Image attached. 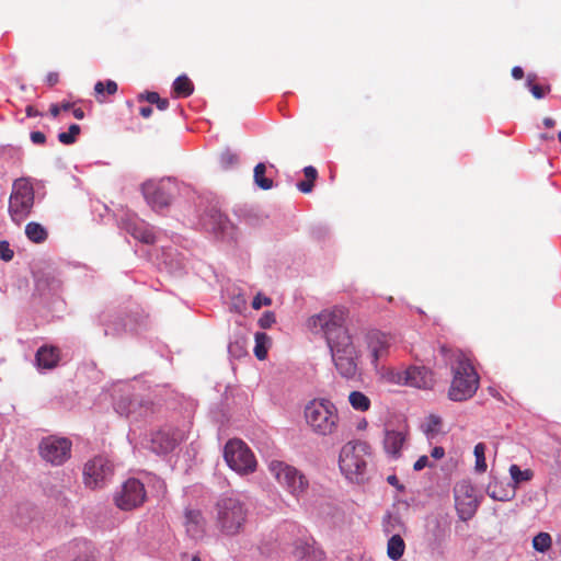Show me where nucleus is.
Masks as SVG:
<instances>
[{
	"instance_id": "f8f14e48",
	"label": "nucleus",
	"mask_w": 561,
	"mask_h": 561,
	"mask_svg": "<svg viewBox=\"0 0 561 561\" xmlns=\"http://www.w3.org/2000/svg\"><path fill=\"white\" fill-rule=\"evenodd\" d=\"M145 500L146 490L144 484L137 479H128L116 494L115 504L121 510L130 511L142 505Z\"/></svg>"
},
{
	"instance_id": "79ce46f5",
	"label": "nucleus",
	"mask_w": 561,
	"mask_h": 561,
	"mask_svg": "<svg viewBox=\"0 0 561 561\" xmlns=\"http://www.w3.org/2000/svg\"><path fill=\"white\" fill-rule=\"evenodd\" d=\"M271 304H272L271 298L264 297L261 294H257L252 300V308L255 310H259L263 306H270Z\"/></svg>"
},
{
	"instance_id": "f3484780",
	"label": "nucleus",
	"mask_w": 561,
	"mask_h": 561,
	"mask_svg": "<svg viewBox=\"0 0 561 561\" xmlns=\"http://www.w3.org/2000/svg\"><path fill=\"white\" fill-rule=\"evenodd\" d=\"M403 376L405 385L419 389H431L435 383L433 373L425 367L412 366L403 373Z\"/></svg>"
},
{
	"instance_id": "0eeeda50",
	"label": "nucleus",
	"mask_w": 561,
	"mask_h": 561,
	"mask_svg": "<svg viewBox=\"0 0 561 561\" xmlns=\"http://www.w3.org/2000/svg\"><path fill=\"white\" fill-rule=\"evenodd\" d=\"M35 199L33 184L26 178L16 179L9 197V216L20 226L31 215Z\"/></svg>"
},
{
	"instance_id": "bb28decb",
	"label": "nucleus",
	"mask_w": 561,
	"mask_h": 561,
	"mask_svg": "<svg viewBox=\"0 0 561 561\" xmlns=\"http://www.w3.org/2000/svg\"><path fill=\"white\" fill-rule=\"evenodd\" d=\"M305 180L297 183V188L305 193H311L314 186V182L318 178V171L314 167L308 165L304 168Z\"/></svg>"
},
{
	"instance_id": "bf43d9fd",
	"label": "nucleus",
	"mask_w": 561,
	"mask_h": 561,
	"mask_svg": "<svg viewBox=\"0 0 561 561\" xmlns=\"http://www.w3.org/2000/svg\"><path fill=\"white\" fill-rule=\"evenodd\" d=\"M192 561H201V558L197 554H195L192 557Z\"/></svg>"
},
{
	"instance_id": "cd10ccee",
	"label": "nucleus",
	"mask_w": 561,
	"mask_h": 561,
	"mask_svg": "<svg viewBox=\"0 0 561 561\" xmlns=\"http://www.w3.org/2000/svg\"><path fill=\"white\" fill-rule=\"evenodd\" d=\"M254 340V355L257 359L263 360L266 358L267 351L272 344L271 337L264 332H256Z\"/></svg>"
},
{
	"instance_id": "393cba45",
	"label": "nucleus",
	"mask_w": 561,
	"mask_h": 561,
	"mask_svg": "<svg viewBox=\"0 0 561 561\" xmlns=\"http://www.w3.org/2000/svg\"><path fill=\"white\" fill-rule=\"evenodd\" d=\"M25 234L34 243H43L48 238L47 230L36 221H31L25 226Z\"/></svg>"
},
{
	"instance_id": "9b49d317",
	"label": "nucleus",
	"mask_w": 561,
	"mask_h": 561,
	"mask_svg": "<svg viewBox=\"0 0 561 561\" xmlns=\"http://www.w3.org/2000/svg\"><path fill=\"white\" fill-rule=\"evenodd\" d=\"M142 195L152 209H161L171 204L176 184L171 179L149 180L141 186Z\"/></svg>"
},
{
	"instance_id": "9d476101",
	"label": "nucleus",
	"mask_w": 561,
	"mask_h": 561,
	"mask_svg": "<svg viewBox=\"0 0 561 561\" xmlns=\"http://www.w3.org/2000/svg\"><path fill=\"white\" fill-rule=\"evenodd\" d=\"M72 443L69 438L48 435L43 437L38 444V455L51 466L64 465L71 456Z\"/></svg>"
},
{
	"instance_id": "6e6552de",
	"label": "nucleus",
	"mask_w": 561,
	"mask_h": 561,
	"mask_svg": "<svg viewBox=\"0 0 561 561\" xmlns=\"http://www.w3.org/2000/svg\"><path fill=\"white\" fill-rule=\"evenodd\" d=\"M268 470L276 481L293 496L299 499L307 492L309 481L297 468L284 461L273 460L268 465Z\"/></svg>"
},
{
	"instance_id": "a18cd8bd",
	"label": "nucleus",
	"mask_w": 561,
	"mask_h": 561,
	"mask_svg": "<svg viewBox=\"0 0 561 561\" xmlns=\"http://www.w3.org/2000/svg\"><path fill=\"white\" fill-rule=\"evenodd\" d=\"M30 137H31L32 142L35 144V145H43L46 141L45 134L42 133V131H38V130L37 131H32Z\"/></svg>"
},
{
	"instance_id": "412c9836",
	"label": "nucleus",
	"mask_w": 561,
	"mask_h": 561,
	"mask_svg": "<svg viewBox=\"0 0 561 561\" xmlns=\"http://www.w3.org/2000/svg\"><path fill=\"white\" fill-rule=\"evenodd\" d=\"M293 554L301 561H322L325 557L323 550L316 543L308 541H298L295 543Z\"/></svg>"
},
{
	"instance_id": "2eb2a0df",
	"label": "nucleus",
	"mask_w": 561,
	"mask_h": 561,
	"mask_svg": "<svg viewBox=\"0 0 561 561\" xmlns=\"http://www.w3.org/2000/svg\"><path fill=\"white\" fill-rule=\"evenodd\" d=\"M115 410L121 415L139 420L153 413V404L140 396H123L115 402Z\"/></svg>"
},
{
	"instance_id": "7ed1b4c3",
	"label": "nucleus",
	"mask_w": 561,
	"mask_h": 561,
	"mask_svg": "<svg viewBox=\"0 0 561 561\" xmlns=\"http://www.w3.org/2000/svg\"><path fill=\"white\" fill-rule=\"evenodd\" d=\"M306 424L312 433L329 436L336 433L340 416L337 408L328 399H313L304 409Z\"/></svg>"
},
{
	"instance_id": "b1692460",
	"label": "nucleus",
	"mask_w": 561,
	"mask_h": 561,
	"mask_svg": "<svg viewBox=\"0 0 561 561\" xmlns=\"http://www.w3.org/2000/svg\"><path fill=\"white\" fill-rule=\"evenodd\" d=\"M175 447V439L168 433L158 432L152 436L151 449L157 454H167Z\"/></svg>"
},
{
	"instance_id": "423d86ee",
	"label": "nucleus",
	"mask_w": 561,
	"mask_h": 561,
	"mask_svg": "<svg viewBox=\"0 0 561 561\" xmlns=\"http://www.w3.org/2000/svg\"><path fill=\"white\" fill-rule=\"evenodd\" d=\"M347 310L344 307L335 306L324 309L309 319V324L321 332L327 344L332 343L342 336H351L345 327Z\"/></svg>"
},
{
	"instance_id": "1a4fd4ad",
	"label": "nucleus",
	"mask_w": 561,
	"mask_h": 561,
	"mask_svg": "<svg viewBox=\"0 0 561 561\" xmlns=\"http://www.w3.org/2000/svg\"><path fill=\"white\" fill-rule=\"evenodd\" d=\"M224 457L227 465L240 474H249L256 469V459L241 439H230L224 450Z\"/></svg>"
},
{
	"instance_id": "4c0bfd02",
	"label": "nucleus",
	"mask_w": 561,
	"mask_h": 561,
	"mask_svg": "<svg viewBox=\"0 0 561 561\" xmlns=\"http://www.w3.org/2000/svg\"><path fill=\"white\" fill-rule=\"evenodd\" d=\"M527 85L529 87L531 94L536 99H542L546 95V93L550 90L549 87L543 88L539 84L533 83V79L530 76H528Z\"/></svg>"
},
{
	"instance_id": "f704fd0d",
	"label": "nucleus",
	"mask_w": 561,
	"mask_h": 561,
	"mask_svg": "<svg viewBox=\"0 0 561 561\" xmlns=\"http://www.w3.org/2000/svg\"><path fill=\"white\" fill-rule=\"evenodd\" d=\"M80 130L81 128L79 125L71 124L69 126L68 131H62L58 134V140L64 145H72L77 140Z\"/></svg>"
},
{
	"instance_id": "680f3d73",
	"label": "nucleus",
	"mask_w": 561,
	"mask_h": 561,
	"mask_svg": "<svg viewBox=\"0 0 561 561\" xmlns=\"http://www.w3.org/2000/svg\"><path fill=\"white\" fill-rule=\"evenodd\" d=\"M347 561H353L352 559H348Z\"/></svg>"
},
{
	"instance_id": "473e14b6",
	"label": "nucleus",
	"mask_w": 561,
	"mask_h": 561,
	"mask_svg": "<svg viewBox=\"0 0 561 561\" xmlns=\"http://www.w3.org/2000/svg\"><path fill=\"white\" fill-rule=\"evenodd\" d=\"M117 83L113 80H106L105 82L103 81H98L95 84H94V92L96 94V98H99V95H102L104 92H106L108 95H113L117 92ZM100 102H103V100L101 99H98Z\"/></svg>"
},
{
	"instance_id": "de8ad7c7",
	"label": "nucleus",
	"mask_w": 561,
	"mask_h": 561,
	"mask_svg": "<svg viewBox=\"0 0 561 561\" xmlns=\"http://www.w3.org/2000/svg\"><path fill=\"white\" fill-rule=\"evenodd\" d=\"M46 82L48 83V85L54 87L59 82V75L57 72H49L46 76Z\"/></svg>"
},
{
	"instance_id": "a19ab883",
	"label": "nucleus",
	"mask_w": 561,
	"mask_h": 561,
	"mask_svg": "<svg viewBox=\"0 0 561 561\" xmlns=\"http://www.w3.org/2000/svg\"><path fill=\"white\" fill-rule=\"evenodd\" d=\"M13 251L10 249L9 243L7 241L0 242V259L3 261H11L13 259Z\"/></svg>"
},
{
	"instance_id": "864d4df0",
	"label": "nucleus",
	"mask_w": 561,
	"mask_h": 561,
	"mask_svg": "<svg viewBox=\"0 0 561 561\" xmlns=\"http://www.w3.org/2000/svg\"><path fill=\"white\" fill-rule=\"evenodd\" d=\"M60 111H61L60 105H58V104L50 105L49 112L54 117H57L60 114Z\"/></svg>"
},
{
	"instance_id": "dca6fc26",
	"label": "nucleus",
	"mask_w": 561,
	"mask_h": 561,
	"mask_svg": "<svg viewBox=\"0 0 561 561\" xmlns=\"http://www.w3.org/2000/svg\"><path fill=\"white\" fill-rule=\"evenodd\" d=\"M456 508L462 519H468L476 513L479 501L476 489L467 481L457 483L454 488Z\"/></svg>"
},
{
	"instance_id": "4d7b16f0",
	"label": "nucleus",
	"mask_w": 561,
	"mask_h": 561,
	"mask_svg": "<svg viewBox=\"0 0 561 561\" xmlns=\"http://www.w3.org/2000/svg\"><path fill=\"white\" fill-rule=\"evenodd\" d=\"M556 122L553 118L551 117H546L543 119V125L547 127V128H552L554 126Z\"/></svg>"
},
{
	"instance_id": "a211bd4d",
	"label": "nucleus",
	"mask_w": 561,
	"mask_h": 561,
	"mask_svg": "<svg viewBox=\"0 0 561 561\" xmlns=\"http://www.w3.org/2000/svg\"><path fill=\"white\" fill-rule=\"evenodd\" d=\"M205 226L220 238H233L234 227L220 211L213 210Z\"/></svg>"
},
{
	"instance_id": "c9c22d12",
	"label": "nucleus",
	"mask_w": 561,
	"mask_h": 561,
	"mask_svg": "<svg viewBox=\"0 0 561 561\" xmlns=\"http://www.w3.org/2000/svg\"><path fill=\"white\" fill-rule=\"evenodd\" d=\"M533 547L539 552H546L551 547V537L548 533H539L533 539Z\"/></svg>"
},
{
	"instance_id": "6ab92c4d",
	"label": "nucleus",
	"mask_w": 561,
	"mask_h": 561,
	"mask_svg": "<svg viewBox=\"0 0 561 561\" xmlns=\"http://www.w3.org/2000/svg\"><path fill=\"white\" fill-rule=\"evenodd\" d=\"M407 437L408 433L405 431L386 430L383 438L385 451L392 458H399Z\"/></svg>"
},
{
	"instance_id": "603ef678",
	"label": "nucleus",
	"mask_w": 561,
	"mask_h": 561,
	"mask_svg": "<svg viewBox=\"0 0 561 561\" xmlns=\"http://www.w3.org/2000/svg\"><path fill=\"white\" fill-rule=\"evenodd\" d=\"M25 112H26V115L28 117H35V116H38L39 115V112L32 105H28L26 108H25Z\"/></svg>"
},
{
	"instance_id": "c756f323",
	"label": "nucleus",
	"mask_w": 561,
	"mask_h": 561,
	"mask_svg": "<svg viewBox=\"0 0 561 561\" xmlns=\"http://www.w3.org/2000/svg\"><path fill=\"white\" fill-rule=\"evenodd\" d=\"M266 167L264 163L260 162L254 167L253 178L255 184L266 191L273 187V181L265 176Z\"/></svg>"
},
{
	"instance_id": "ddd939ff",
	"label": "nucleus",
	"mask_w": 561,
	"mask_h": 561,
	"mask_svg": "<svg viewBox=\"0 0 561 561\" xmlns=\"http://www.w3.org/2000/svg\"><path fill=\"white\" fill-rule=\"evenodd\" d=\"M113 474L112 462L102 456L88 461L83 469V478L87 486L91 489L101 488Z\"/></svg>"
},
{
	"instance_id": "2f4dec72",
	"label": "nucleus",
	"mask_w": 561,
	"mask_h": 561,
	"mask_svg": "<svg viewBox=\"0 0 561 561\" xmlns=\"http://www.w3.org/2000/svg\"><path fill=\"white\" fill-rule=\"evenodd\" d=\"M146 100L150 104H154L158 110L165 111L169 107V100L162 99L157 92H146L139 95V101Z\"/></svg>"
},
{
	"instance_id": "58836bf2",
	"label": "nucleus",
	"mask_w": 561,
	"mask_h": 561,
	"mask_svg": "<svg viewBox=\"0 0 561 561\" xmlns=\"http://www.w3.org/2000/svg\"><path fill=\"white\" fill-rule=\"evenodd\" d=\"M276 322L275 313L272 311H265L259 319V325L262 329H268Z\"/></svg>"
},
{
	"instance_id": "20e7f679",
	"label": "nucleus",
	"mask_w": 561,
	"mask_h": 561,
	"mask_svg": "<svg viewBox=\"0 0 561 561\" xmlns=\"http://www.w3.org/2000/svg\"><path fill=\"white\" fill-rule=\"evenodd\" d=\"M328 347L337 374L347 380L355 379L359 375L360 352L352 336H342L329 343Z\"/></svg>"
},
{
	"instance_id": "052dcab7",
	"label": "nucleus",
	"mask_w": 561,
	"mask_h": 561,
	"mask_svg": "<svg viewBox=\"0 0 561 561\" xmlns=\"http://www.w3.org/2000/svg\"><path fill=\"white\" fill-rule=\"evenodd\" d=\"M558 139H559V141L561 142V130H560V131H559V134H558Z\"/></svg>"
},
{
	"instance_id": "13d9d810",
	"label": "nucleus",
	"mask_w": 561,
	"mask_h": 561,
	"mask_svg": "<svg viewBox=\"0 0 561 561\" xmlns=\"http://www.w3.org/2000/svg\"><path fill=\"white\" fill-rule=\"evenodd\" d=\"M71 106H72L71 103H62L60 105V108L64 110V111H68V110L71 108Z\"/></svg>"
},
{
	"instance_id": "39448f33",
	"label": "nucleus",
	"mask_w": 561,
	"mask_h": 561,
	"mask_svg": "<svg viewBox=\"0 0 561 561\" xmlns=\"http://www.w3.org/2000/svg\"><path fill=\"white\" fill-rule=\"evenodd\" d=\"M370 455V447L367 443L355 440L346 443L341 451L339 465L345 477L354 482H362L367 468V457Z\"/></svg>"
},
{
	"instance_id": "7c9ffc66",
	"label": "nucleus",
	"mask_w": 561,
	"mask_h": 561,
	"mask_svg": "<svg viewBox=\"0 0 561 561\" xmlns=\"http://www.w3.org/2000/svg\"><path fill=\"white\" fill-rule=\"evenodd\" d=\"M348 401L353 409L357 411H367L370 408L369 398L360 391H352L348 396Z\"/></svg>"
},
{
	"instance_id": "a878e982",
	"label": "nucleus",
	"mask_w": 561,
	"mask_h": 561,
	"mask_svg": "<svg viewBox=\"0 0 561 561\" xmlns=\"http://www.w3.org/2000/svg\"><path fill=\"white\" fill-rule=\"evenodd\" d=\"M172 88L178 98H187L194 92V84L185 75L178 77Z\"/></svg>"
},
{
	"instance_id": "ea45409f",
	"label": "nucleus",
	"mask_w": 561,
	"mask_h": 561,
	"mask_svg": "<svg viewBox=\"0 0 561 561\" xmlns=\"http://www.w3.org/2000/svg\"><path fill=\"white\" fill-rule=\"evenodd\" d=\"M220 160H221V163L228 168V167H231V165H234L238 163L239 161V157L236 154V153H232V152H229V151H226L221 154L220 157Z\"/></svg>"
},
{
	"instance_id": "c03bdc74",
	"label": "nucleus",
	"mask_w": 561,
	"mask_h": 561,
	"mask_svg": "<svg viewBox=\"0 0 561 561\" xmlns=\"http://www.w3.org/2000/svg\"><path fill=\"white\" fill-rule=\"evenodd\" d=\"M495 488H496V484H489L488 485V489H486V492L488 494L494 499V500H497V501H507L508 500V496L507 494H496V491H495Z\"/></svg>"
},
{
	"instance_id": "aec40b11",
	"label": "nucleus",
	"mask_w": 561,
	"mask_h": 561,
	"mask_svg": "<svg viewBox=\"0 0 561 561\" xmlns=\"http://www.w3.org/2000/svg\"><path fill=\"white\" fill-rule=\"evenodd\" d=\"M185 528L186 533L192 538H202L205 534L206 519L199 510H186L185 511Z\"/></svg>"
},
{
	"instance_id": "4468645a",
	"label": "nucleus",
	"mask_w": 561,
	"mask_h": 561,
	"mask_svg": "<svg viewBox=\"0 0 561 561\" xmlns=\"http://www.w3.org/2000/svg\"><path fill=\"white\" fill-rule=\"evenodd\" d=\"M364 342L369 352L371 365L375 369H378L379 360L389 354L393 343L392 335L379 330H369L365 334Z\"/></svg>"
},
{
	"instance_id": "c85d7f7f",
	"label": "nucleus",
	"mask_w": 561,
	"mask_h": 561,
	"mask_svg": "<svg viewBox=\"0 0 561 561\" xmlns=\"http://www.w3.org/2000/svg\"><path fill=\"white\" fill-rule=\"evenodd\" d=\"M405 549V543L400 535H393L389 540L387 545V554L392 560L400 559Z\"/></svg>"
},
{
	"instance_id": "f257e3e1",
	"label": "nucleus",
	"mask_w": 561,
	"mask_h": 561,
	"mask_svg": "<svg viewBox=\"0 0 561 561\" xmlns=\"http://www.w3.org/2000/svg\"><path fill=\"white\" fill-rule=\"evenodd\" d=\"M439 351L448 360L453 373L448 398L457 402L472 398L479 388L480 378L470 359L462 352L453 351L446 345H442Z\"/></svg>"
},
{
	"instance_id": "5fc2aeb1",
	"label": "nucleus",
	"mask_w": 561,
	"mask_h": 561,
	"mask_svg": "<svg viewBox=\"0 0 561 561\" xmlns=\"http://www.w3.org/2000/svg\"><path fill=\"white\" fill-rule=\"evenodd\" d=\"M387 481L389 484H391L393 486L402 488L401 485H399V480H398L397 476H394V474L389 476L387 478Z\"/></svg>"
},
{
	"instance_id": "6e6d98bb",
	"label": "nucleus",
	"mask_w": 561,
	"mask_h": 561,
	"mask_svg": "<svg viewBox=\"0 0 561 561\" xmlns=\"http://www.w3.org/2000/svg\"><path fill=\"white\" fill-rule=\"evenodd\" d=\"M72 114H73V116H75L77 119H82V118L84 117V112H83V110H82V108H79V107H78V108H75V110L72 111Z\"/></svg>"
},
{
	"instance_id": "f03ea898",
	"label": "nucleus",
	"mask_w": 561,
	"mask_h": 561,
	"mask_svg": "<svg viewBox=\"0 0 561 561\" xmlns=\"http://www.w3.org/2000/svg\"><path fill=\"white\" fill-rule=\"evenodd\" d=\"M249 515L248 502L234 493L218 497L211 511V517L218 531L230 537L244 530Z\"/></svg>"
},
{
	"instance_id": "37998d69",
	"label": "nucleus",
	"mask_w": 561,
	"mask_h": 561,
	"mask_svg": "<svg viewBox=\"0 0 561 561\" xmlns=\"http://www.w3.org/2000/svg\"><path fill=\"white\" fill-rule=\"evenodd\" d=\"M426 467H432L426 455L421 456L413 465L415 471H421Z\"/></svg>"
},
{
	"instance_id": "49530a36",
	"label": "nucleus",
	"mask_w": 561,
	"mask_h": 561,
	"mask_svg": "<svg viewBox=\"0 0 561 561\" xmlns=\"http://www.w3.org/2000/svg\"><path fill=\"white\" fill-rule=\"evenodd\" d=\"M440 425V419L435 415H431L428 419V428L427 432H435L437 430V426Z\"/></svg>"
},
{
	"instance_id": "72a5a7b5",
	"label": "nucleus",
	"mask_w": 561,
	"mask_h": 561,
	"mask_svg": "<svg viewBox=\"0 0 561 561\" xmlns=\"http://www.w3.org/2000/svg\"><path fill=\"white\" fill-rule=\"evenodd\" d=\"M485 445L483 443H478L474 446V457H476V470L478 472H484L486 470V461H485Z\"/></svg>"
},
{
	"instance_id": "8fccbe9b",
	"label": "nucleus",
	"mask_w": 561,
	"mask_h": 561,
	"mask_svg": "<svg viewBox=\"0 0 561 561\" xmlns=\"http://www.w3.org/2000/svg\"><path fill=\"white\" fill-rule=\"evenodd\" d=\"M512 76L514 79L520 80L524 77V70L520 67L516 66L512 69Z\"/></svg>"
},
{
	"instance_id": "5701e85b",
	"label": "nucleus",
	"mask_w": 561,
	"mask_h": 561,
	"mask_svg": "<svg viewBox=\"0 0 561 561\" xmlns=\"http://www.w3.org/2000/svg\"><path fill=\"white\" fill-rule=\"evenodd\" d=\"M36 364L42 369H53L60 360V351L56 346H41L35 355Z\"/></svg>"
},
{
	"instance_id": "e433bc0d",
	"label": "nucleus",
	"mask_w": 561,
	"mask_h": 561,
	"mask_svg": "<svg viewBox=\"0 0 561 561\" xmlns=\"http://www.w3.org/2000/svg\"><path fill=\"white\" fill-rule=\"evenodd\" d=\"M510 474L512 480L518 484L524 481H528L533 477V472L530 470H520V468L517 465H512L510 467Z\"/></svg>"
},
{
	"instance_id": "3c124183",
	"label": "nucleus",
	"mask_w": 561,
	"mask_h": 561,
	"mask_svg": "<svg viewBox=\"0 0 561 561\" xmlns=\"http://www.w3.org/2000/svg\"><path fill=\"white\" fill-rule=\"evenodd\" d=\"M139 114L144 117V118H148L151 116L152 114V108L150 106H142L140 107L139 110Z\"/></svg>"
},
{
	"instance_id": "4be33fe9",
	"label": "nucleus",
	"mask_w": 561,
	"mask_h": 561,
	"mask_svg": "<svg viewBox=\"0 0 561 561\" xmlns=\"http://www.w3.org/2000/svg\"><path fill=\"white\" fill-rule=\"evenodd\" d=\"M124 227L128 233L144 243L151 244L156 240L152 229L144 221L128 219Z\"/></svg>"
},
{
	"instance_id": "09e8293b",
	"label": "nucleus",
	"mask_w": 561,
	"mask_h": 561,
	"mask_svg": "<svg viewBox=\"0 0 561 561\" xmlns=\"http://www.w3.org/2000/svg\"><path fill=\"white\" fill-rule=\"evenodd\" d=\"M445 455V450L443 447L440 446H436L433 448L432 453H431V456L434 458V459H440L443 458Z\"/></svg>"
}]
</instances>
